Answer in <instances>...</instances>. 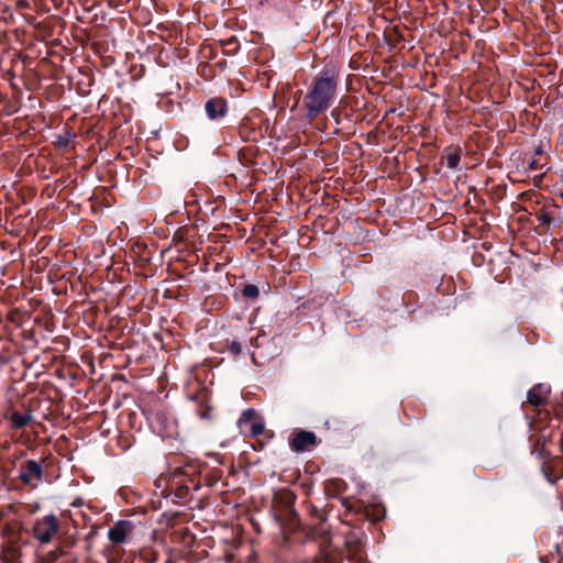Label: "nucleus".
<instances>
[{
  "instance_id": "obj_1",
  "label": "nucleus",
  "mask_w": 563,
  "mask_h": 563,
  "mask_svg": "<svg viewBox=\"0 0 563 563\" xmlns=\"http://www.w3.org/2000/svg\"><path fill=\"white\" fill-rule=\"evenodd\" d=\"M339 84L340 71L335 66L324 67L312 78L303 97V107L309 119H313L331 108L336 99Z\"/></svg>"
},
{
  "instance_id": "obj_2",
  "label": "nucleus",
  "mask_w": 563,
  "mask_h": 563,
  "mask_svg": "<svg viewBox=\"0 0 563 563\" xmlns=\"http://www.w3.org/2000/svg\"><path fill=\"white\" fill-rule=\"evenodd\" d=\"M58 532L59 521L55 514L36 519L32 528L33 538L42 545L52 543Z\"/></svg>"
},
{
  "instance_id": "obj_3",
  "label": "nucleus",
  "mask_w": 563,
  "mask_h": 563,
  "mask_svg": "<svg viewBox=\"0 0 563 563\" xmlns=\"http://www.w3.org/2000/svg\"><path fill=\"white\" fill-rule=\"evenodd\" d=\"M19 478L31 489L37 488L43 479V467L34 460H27L21 465Z\"/></svg>"
},
{
  "instance_id": "obj_4",
  "label": "nucleus",
  "mask_w": 563,
  "mask_h": 563,
  "mask_svg": "<svg viewBox=\"0 0 563 563\" xmlns=\"http://www.w3.org/2000/svg\"><path fill=\"white\" fill-rule=\"evenodd\" d=\"M133 523L129 520L117 521L108 531V538L113 544L125 543L133 531Z\"/></svg>"
},
{
  "instance_id": "obj_5",
  "label": "nucleus",
  "mask_w": 563,
  "mask_h": 563,
  "mask_svg": "<svg viewBox=\"0 0 563 563\" xmlns=\"http://www.w3.org/2000/svg\"><path fill=\"white\" fill-rule=\"evenodd\" d=\"M550 393V386L536 384L527 393V402L533 407L544 406L549 400Z\"/></svg>"
},
{
  "instance_id": "obj_6",
  "label": "nucleus",
  "mask_w": 563,
  "mask_h": 563,
  "mask_svg": "<svg viewBox=\"0 0 563 563\" xmlns=\"http://www.w3.org/2000/svg\"><path fill=\"white\" fill-rule=\"evenodd\" d=\"M205 110L207 113V117L212 120H219L227 115L228 113V102L225 99L221 97H214L209 99L206 102Z\"/></svg>"
},
{
  "instance_id": "obj_7",
  "label": "nucleus",
  "mask_w": 563,
  "mask_h": 563,
  "mask_svg": "<svg viewBox=\"0 0 563 563\" xmlns=\"http://www.w3.org/2000/svg\"><path fill=\"white\" fill-rule=\"evenodd\" d=\"M317 442V437L310 431H299L290 441V446L296 452H303L313 446Z\"/></svg>"
},
{
  "instance_id": "obj_8",
  "label": "nucleus",
  "mask_w": 563,
  "mask_h": 563,
  "mask_svg": "<svg viewBox=\"0 0 563 563\" xmlns=\"http://www.w3.org/2000/svg\"><path fill=\"white\" fill-rule=\"evenodd\" d=\"M10 420H11V423H12L13 428L21 429V428L25 427L30 422L31 415H23V413H20V412H13L10 416Z\"/></svg>"
},
{
  "instance_id": "obj_9",
  "label": "nucleus",
  "mask_w": 563,
  "mask_h": 563,
  "mask_svg": "<svg viewBox=\"0 0 563 563\" xmlns=\"http://www.w3.org/2000/svg\"><path fill=\"white\" fill-rule=\"evenodd\" d=\"M445 161H446V166L449 168L455 169L460 164L461 156L456 151H454V152L446 154Z\"/></svg>"
},
{
  "instance_id": "obj_10",
  "label": "nucleus",
  "mask_w": 563,
  "mask_h": 563,
  "mask_svg": "<svg viewBox=\"0 0 563 563\" xmlns=\"http://www.w3.org/2000/svg\"><path fill=\"white\" fill-rule=\"evenodd\" d=\"M242 294L246 298L255 299L258 297L260 291L255 285L249 284L243 287Z\"/></svg>"
},
{
  "instance_id": "obj_11",
  "label": "nucleus",
  "mask_w": 563,
  "mask_h": 563,
  "mask_svg": "<svg viewBox=\"0 0 563 563\" xmlns=\"http://www.w3.org/2000/svg\"><path fill=\"white\" fill-rule=\"evenodd\" d=\"M229 349H230V352L234 355H239L242 351L241 344L236 341L231 342Z\"/></svg>"
},
{
  "instance_id": "obj_12",
  "label": "nucleus",
  "mask_w": 563,
  "mask_h": 563,
  "mask_svg": "<svg viewBox=\"0 0 563 563\" xmlns=\"http://www.w3.org/2000/svg\"><path fill=\"white\" fill-rule=\"evenodd\" d=\"M263 432H264L263 423H253V426H252V434L253 435H261Z\"/></svg>"
},
{
  "instance_id": "obj_13",
  "label": "nucleus",
  "mask_w": 563,
  "mask_h": 563,
  "mask_svg": "<svg viewBox=\"0 0 563 563\" xmlns=\"http://www.w3.org/2000/svg\"><path fill=\"white\" fill-rule=\"evenodd\" d=\"M41 509V505L38 503H34L29 505V512L34 515Z\"/></svg>"
},
{
  "instance_id": "obj_14",
  "label": "nucleus",
  "mask_w": 563,
  "mask_h": 563,
  "mask_svg": "<svg viewBox=\"0 0 563 563\" xmlns=\"http://www.w3.org/2000/svg\"><path fill=\"white\" fill-rule=\"evenodd\" d=\"M314 563H333V562L330 561V559L327 555H324V556L318 558Z\"/></svg>"
},
{
  "instance_id": "obj_15",
  "label": "nucleus",
  "mask_w": 563,
  "mask_h": 563,
  "mask_svg": "<svg viewBox=\"0 0 563 563\" xmlns=\"http://www.w3.org/2000/svg\"><path fill=\"white\" fill-rule=\"evenodd\" d=\"M252 415V411L251 410H247V411H244L243 416H251Z\"/></svg>"
}]
</instances>
